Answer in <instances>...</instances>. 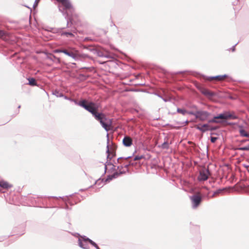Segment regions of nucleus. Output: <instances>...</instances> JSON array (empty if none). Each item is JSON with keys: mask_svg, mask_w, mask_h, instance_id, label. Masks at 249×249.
<instances>
[{"mask_svg": "<svg viewBox=\"0 0 249 249\" xmlns=\"http://www.w3.org/2000/svg\"><path fill=\"white\" fill-rule=\"evenodd\" d=\"M64 98L66 100L74 102L75 105L83 107L85 109L91 113L95 119L100 122L102 127L107 131L109 130L111 125V121L106 117L104 113L98 112L99 105L91 101L89 102L86 99L77 102L76 100L65 95Z\"/></svg>", "mask_w": 249, "mask_h": 249, "instance_id": "1", "label": "nucleus"}, {"mask_svg": "<svg viewBox=\"0 0 249 249\" xmlns=\"http://www.w3.org/2000/svg\"><path fill=\"white\" fill-rule=\"evenodd\" d=\"M57 1L60 2L63 6L62 8L59 6V10L65 16V18L67 19V27L70 28L72 24V15L74 12V9L69 0H56Z\"/></svg>", "mask_w": 249, "mask_h": 249, "instance_id": "2", "label": "nucleus"}, {"mask_svg": "<svg viewBox=\"0 0 249 249\" xmlns=\"http://www.w3.org/2000/svg\"><path fill=\"white\" fill-rule=\"evenodd\" d=\"M65 28H51L48 27V29H46V30L52 32L54 34H59L62 36H66L67 37H73L74 36L73 33L74 32L75 29H71L70 31L68 30L67 31H63V30Z\"/></svg>", "mask_w": 249, "mask_h": 249, "instance_id": "3", "label": "nucleus"}, {"mask_svg": "<svg viewBox=\"0 0 249 249\" xmlns=\"http://www.w3.org/2000/svg\"><path fill=\"white\" fill-rule=\"evenodd\" d=\"M236 119H237V117L234 114H231L228 111H225L223 113L219 114V124L222 123H227V121L228 120Z\"/></svg>", "mask_w": 249, "mask_h": 249, "instance_id": "4", "label": "nucleus"}, {"mask_svg": "<svg viewBox=\"0 0 249 249\" xmlns=\"http://www.w3.org/2000/svg\"><path fill=\"white\" fill-rule=\"evenodd\" d=\"M64 53L75 60L80 59L81 57L79 52L75 48H70L69 50L65 49Z\"/></svg>", "mask_w": 249, "mask_h": 249, "instance_id": "5", "label": "nucleus"}, {"mask_svg": "<svg viewBox=\"0 0 249 249\" xmlns=\"http://www.w3.org/2000/svg\"><path fill=\"white\" fill-rule=\"evenodd\" d=\"M107 159L111 160L113 157L115 156V149L116 148V146L112 144V146L109 149V140L108 138V134H107Z\"/></svg>", "mask_w": 249, "mask_h": 249, "instance_id": "6", "label": "nucleus"}, {"mask_svg": "<svg viewBox=\"0 0 249 249\" xmlns=\"http://www.w3.org/2000/svg\"><path fill=\"white\" fill-rule=\"evenodd\" d=\"M198 89L203 94L210 99H212L215 95V93L213 92H212L202 86L198 87Z\"/></svg>", "mask_w": 249, "mask_h": 249, "instance_id": "7", "label": "nucleus"}, {"mask_svg": "<svg viewBox=\"0 0 249 249\" xmlns=\"http://www.w3.org/2000/svg\"><path fill=\"white\" fill-rule=\"evenodd\" d=\"M209 173L208 169L203 168L199 171L198 179L199 181H205L208 179Z\"/></svg>", "mask_w": 249, "mask_h": 249, "instance_id": "8", "label": "nucleus"}, {"mask_svg": "<svg viewBox=\"0 0 249 249\" xmlns=\"http://www.w3.org/2000/svg\"><path fill=\"white\" fill-rule=\"evenodd\" d=\"M196 119L200 121H205L207 120L210 115V114L206 111H196Z\"/></svg>", "mask_w": 249, "mask_h": 249, "instance_id": "9", "label": "nucleus"}, {"mask_svg": "<svg viewBox=\"0 0 249 249\" xmlns=\"http://www.w3.org/2000/svg\"><path fill=\"white\" fill-rule=\"evenodd\" d=\"M190 199L192 201L193 208L197 207L201 201V197L198 195H193L190 196Z\"/></svg>", "mask_w": 249, "mask_h": 249, "instance_id": "10", "label": "nucleus"}, {"mask_svg": "<svg viewBox=\"0 0 249 249\" xmlns=\"http://www.w3.org/2000/svg\"><path fill=\"white\" fill-rule=\"evenodd\" d=\"M87 238H88L84 236L78 239L79 246L84 249H89L88 245V242H89V240H87Z\"/></svg>", "mask_w": 249, "mask_h": 249, "instance_id": "11", "label": "nucleus"}, {"mask_svg": "<svg viewBox=\"0 0 249 249\" xmlns=\"http://www.w3.org/2000/svg\"><path fill=\"white\" fill-rule=\"evenodd\" d=\"M124 168L123 164L121 166H118V169H119V172H115L112 175L108 176L106 179V181L108 180H110L112 179L113 178H116L119 176V175L124 174L126 172L125 171H122V169Z\"/></svg>", "mask_w": 249, "mask_h": 249, "instance_id": "12", "label": "nucleus"}, {"mask_svg": "<svg viewBox=\"0 0 249 249\" xmlns=\"http://www.w3.org/2000/svg\"><path fill=\"white\" fill-rule=\"evenodd\" d=\"M123 144L126 147H130L132 144V139L128 136H125L123 140Z\"/></svg>", "mask_w": 249, "mask_h": 249, "instance_id": "13", "label": "nucleus"}, {"mask_svg": "<svg viewBox=\"0 0 249 249\" xmlns=\"http://www.w3.org/2000/svg\"><path fill=\"white\" fill-rule=\"evenodd\" d=\"M131 157L130 156H129V157H120V158H119L118 159H117V162L118 163H120L121 164H123V166L125 168H126V171H128V167H129V166L130 165V162H124V163H123L121 161H120V160H121V159H124V160H127L129 158H130Z\"/></svg>", "mask_w": 249, "mask_h": 249, "instance_id": "14", "label": "nucleus"}, {"mask_svg": "<svg viewBox=\"0 0 249 249\" xmlns=\"http://www.w3.org/2000/svg\"><path fill=\"white\" fill-rule=\"evenodd\" d=\"M196 128L202 132L211 129V127L208 124H199L197 125Z\"/></svg>", "mask_w": 249, "mask_h": 249, "instance_id": "15", "label": "nucleus"}, {"mask_svg": "<svg viewBox=\"0 0 249 249\" xmlns=\"http://www.w3.org/2000/svg\"><path fill=\"white\" fill-rule=\"evenodd\" d=\"M239 132L240 136L249 138V133H247L246 130L243 129L242 126H239Z\"/></svg>", "mask_w": 249, "mask_h": 249, "instance_id": "16", "label": "nucleus"}, {"mask_svg": "<svg viewBox=\"0 0 249 249\" xmlns=\"http://www.w3.org/2000/svg\"><path fill=\"white\" fill-rule=\"evenodd\" d=\"M224 79L227 82L231 81V78L227 74L219 75V82L223 81Z\"/></svg>", "mask_w": 249, "mask_h": 249, "instance_id": "17", "label": "nucleus"}, {"mask_svg": "<svg viewBox=\"0 0 249 249\" xmlns=\"http://www.w3.org/2000/svg\"><path fill=\"white\" fill-rule=\"evenodd\" d=\"M202 79L205 81H212L213 80H218V75H216L215 76H206L204 75L202 76Z\"/></svg>", "mask_w": 249, "mask_h": 249, "instance_id": "18", "label": "nucleus"}, {"mask_svg": "<svg viewBox=\"0 0 249 249\" xmlns=\"http://www.w3.org/2000/svg\"><path fill=\"white\" fill-rule=\"evenodd\" d=\"M12 187L8 182L3 180H0V187L2 189H8Z\"/></svg>", "mask_w": 249, "mask_h": 249, "instance_id": "19", "label": "nucleus"}, {"mask_svg": "<svg viewBox=\"0 0 249 249\" xmlns=\"http://www.w3.org/2000/svg\"><path fill=\"white\" fill-rule=\"evenodd\" d=\"M159 147L163 149H168L169 148V144L167 141H165L161 145L159 146Z\"/></svg>", "mask_w": 249, "mask_h": 249, "instance_id": "20", "label": "nucleus"}, {"mask_svg": "<svg viewBox=\"0 0 249 249\" xmlns=\"http://www.w3.org/2000/svg\"><path fill=\"white\" fill-rule=\"evenodd\" d=\"M29 84L31 86H34L37 85V83L34 78H28Z\"/></svg>", "mask_w": 249, "mask_h": 249, "instance_id": "21", "label": "nucleus"}, {"mask_svg": "<svg viewBox=\"0 0 249 249\" xmlns=\"http://www.w3.org/2000/svg\"><path fill=\"white\" fill-rule=\"evenodd\" d=\"M177 111L178 113H180L183 115H185L188 112V111L184 108H178Z\"/></svg>", "mask_w": 249, "mask_h": 249, "instance_id": "22", "label": "nucleus"}, {"mask_svg": "<svg viewBox=\"0 0 249 249\" xmlns=\"http://www.w3.org/2000/svg\"><path fill=\"white\" fill-rule=\"evenodd\" d=\"M53 94L56 96L57 97H63L64 96V94L62 92H60L59 91L54 90L53 91Z\"/></svg>", "mask_w": 249, "mask_h": 249, "instance_id": "23", "label": "nucleus"}, {"mask_svg": "<svg viewBox=\"0 0 249 249\" xmlns=\"http://www.w3.org/2000/svg\"><path fill=\"white\" fill-rule=\"evenodd\" d=\"M237 149L241 151H249V144L247 146L239 147Z\"/></svg>", "mask_w": 249, "mask_h": 249, "instance_id": "24", "label": "nucleus"}, {"mask_svg": "<svg viewBox=\"0 0 249 249\" xmlns=\"http://www.w3.org/2000/svg\"><path fill=\"white\" fill-rule=\"evenodd\" d=\"M87 240H89V243L92 245L93 246H94L95 248H96V249H100L99 247L97 246V245L93 242L92 240L89 238H87Z\"/></svg>", "mask_w": 249, "mask_h": 249, "instance_id": "25", "label": "nucleus"}, {"mask_svg": "<svg viewBox=\"0 0 249 249\" xmlns=\"http://www.w3.org/2000/svg\"><path fill=\"white\" fill-rule=\"evenodd\" d=\"M98 55L100 57H107V58L109 57L108 55L104 54L103 53H102V52H99Z\"/></svg>", "mask_w": 249, "mask_h": 249, "instance_id": "26", "label": "nucleus"}, {"mask_svg": "<svg viewBox=\"0 0 249 249\" xmlns=\"http://www.w3.org/2000/svg\"><path fill=\"white\" fill-rule=\"evenodd\" d=\"M218 116H216L214 117V118L213 119H212V120H210L209 121L210 122H215V123H217L218 122Z\"/></svg>", "mask_w": 249, "mask_h": 249, "instance_id": "27", "label": "nucleus"}, {"mask_svg": "<svg viewBox=\"0 0 249 249\" xmlns=\"http://www.w3.org/2000/svg\"><path fill=\"white\" fill-rule=\"evenodd\" d=\"M187 114H188L190 115H193L195 116L196 118V112H194V111H188V112L187 113Z\"/></svg>", "mask_w": 249, "mask_h": 249, "instance_id": "28", "label": "nucleus"}, {"mask_svg": "<svg viewBox=\"0 0 249 249\" xmlns=\"http://www.w3.org/2000/svg\"><path fill=\"white\" fill-rule=\"evenodd\" d=\"M142 158H143L142 156H135L134 157V160H135V161L138 160H139L140 159H142Z\"/></svg>", "mask_w": 249, "mask_h": 249, "instance_id": "29", "label": "nucleus"}, {"mask_svg": "<svg viewBox=\"0 0 249 249\" xmlns=\"http://www.w3.org/2000/svg\"><path fill=\"white\" fill-rule=\"evenodd\" d=\"M217 139V137L211 136V141L212 142H216Z\"/></svg>", "mask_w": 249, "mask_h": 249, "instance_id": "30", "label": "nucleus"}, {"mask_svg": "<svg viewBox=\"0 0 249 249\" xmlns=\"http://www.w3.org/2000/svg\"><path fill=\"white\" fill-rule=\"evenodd\" d=\"M226 190H227L226 188H223V189L219 188V191H218L219 194L223 193L224 191H225Z\"/></svg>", "mask_w": 249, "mask_h": 249, "instance_id": "31", "label": "nucleus"}, {"mask_svg": "<svg viewBox=\"0 0 249 249\" xmlns=\"http://www.w3.org/2000/svg\"><path fill=\"white\" fill-rule=\"evenodd\" d=\"M65 49H57L55 50L56 53H64Z\"/></svg>", "mask_w": 249, "mask_h": 249, "instance_id": "32", "label": "nucleus"}, {"mask_svg": "<svg viewBox=\"0 0 249 249\" xmlns=\"http://www.w3.org/2000/svg\"><path fill=\"white\" fill-rule=\"evenodd\" d=\"M4 35H5V32L2 30H0V37H2Z\"/></svg>", "mask_w": 249, "mask_h": 249, "instance_id": "33", "label": "nucleus"}, {"mask_svg": "<svg viewBox=\"0 0 249 249\" xmlns=\"http://www.w3.org/2000/svg\"><path fill=\"white\" fill-rule=\"evenodd\" d=\"M237 44V43L235 44L234 46H233L232 47V48H231L230 49L232 51V52H234L235 51V46Z\"/></svg>", "mask_w": 249, "mask_h": 249, "instance_id": "34", "label": "nucleus"}, {"mask_svg": "<svg viewBox=\"0 0 249 249\" xmlns=\"http://www.w3.org/2000/svg\"><path fill=\"white\" fill-rule=\"evenodd\" d=\"M248 141H249V140L248 139H244V140H241L240 141V142L241 143H244V142H246Z\"/></svg>", "mask_w": 249, "mask_h": 249, "instance_id": "35", "label": "nucleus"}, {"mask_svg": "<svg viewBox=\"0 0 249 249\" xmlns=\"http://www.w3.org/2000/svg\"><path fill=\"white\" fill-rule=\"evenodd\" d=\"M39 0H36L35 3L34 4V8L37 5V3L38 2Z\"/></svg>", "mask_w": 249, "mask_h": 249, "instance_id": "36", "label": "nucleus"}, {"mask_svg": "<svg viewBox=\"0 0 249 249\" xmlns=\"http://www.w3.org/2000/svg\"><path fill=\"white\" fill-rule=\"evenodd\" d=\"M53 57H54V58H55L57 59V60L58 61H59V58H56L55 56H53Z\"/></svg>", "mask_w": 249, "mask_h": 249, "instance_id": "37", "label": "nucleus"}, {"mask_svg": "<svg viewBox=\"0 0 249 249\" xmlns=\"http://www.w3.org/2000/svg\"><path fill=\"white\" fill-rule=\"evenodd\" d=\"M218 193V190H216L214 192V194H217Z\"/></svg>", "mask_w": 249, "mask_h": 249, "instance_id": "38", "label": "nucleus"}, {"mask_svg": "<svg viewBox=\"0 0 249 249\" xmlns=\"http://www.w3.org/2000/svg\"><path fill=\"white\" fill-rule=\"evenodd\" d=\"M105 171H106L107 170V165H105Z\"/></svg>", "mask_w": 249, "mask_h": 249, "instance_id": "39", "label": "nucleus"}, {"mask_svg": "<svg viewBox=\"0 0 249 249\" xmlns=\"http://www.w3.org/2000/svg\"><path fill=\"white\" fill-rule=\"evenodd\" d=\"M20 106H19L18 108H20Z\"/></svg>", "mask_w": 249, "mask_h": 249, "instance_id": "40", "label": "nucleus"}]
</instances>
